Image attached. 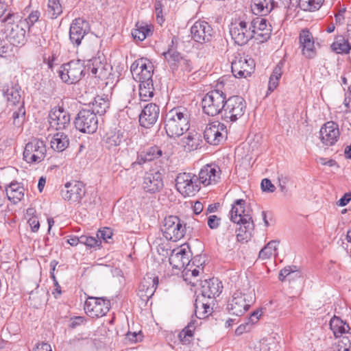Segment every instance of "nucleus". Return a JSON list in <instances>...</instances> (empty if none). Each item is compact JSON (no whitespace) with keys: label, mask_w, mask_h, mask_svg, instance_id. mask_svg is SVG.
<instances>
[{"label":"nucleus","mask_w":351,"mask_h":351,"mask_svg":"<svg viewBox=\"0 0 351 351\" xmlns=\"http://www.w3.org/2000/svg\"><path fill=\"white\" fill-rule=\"evenodd\" d=\"M245 205L244 199H237L232 205L230 212L231 221L240 226L237 234V241L239 242H247L254 228L251 210L246 209Z\"/></svg>","instance_id":"1"},{"label":"nucleus","mask_w":351,"mask_h":351,"mask_svg":"<svg viewBox=\"0 0 351 351\" xmlns=\"http://www.w3.org/2000/svg\"><path fill=\"white\" fill-rule=\"evenodd\" d=\"M190 112L184 106L170 110L165 116V129L168 136L177 138L182 136L190 127Z\"/></svg>","instance_id":"2"},{"label":"nucleus","mask_w":351,"mask_h":351,"mask_svg":"<svg viewBox=\"0 0 351 351\" xmlns=\"http://www.w3.org/2000/svg\"><path fill=\"white\" fill-rule=\"evenodd\" d=\"M6 7L5 4L0 3V17L5 15L2 21L6 23V37L9 39V42L14 45H23L25 41V30L21 25L14 23V19L18 18L15 14L9 11L5 14Z\"/></svg>","instance_id":"3"},{"label":"nucleus","mask_w":351,"mask_h":351,"mask_svg":"<svg viewBox=\"0 0 351 351\" xmlns=\"http://www.w3.org/2000/svg\"><path fill=\"white\" fill-rule=\"evenodd\" d=\"M21 88L18 84H11L7 88L3 89V96L7 100L8 106H18L17 110L13 112L12 118L14 125L21 126L25 119V110L24 103L21 101Z\"/></svg>","instance_id":"4"},{"label":"nucleus","mask_w":351,"mask_h":351,"mask_svg":"<svg viewBox=\"0 0 351 351\" xmlns=\"http://www.w3.org/2000/svg\"><path fill=\"white\" fill-rule=\"evenodd\" d=\"M226 100V95L222 91H210L204 97L202 101L204 112L212 117L223 112Z\"/></svg>","instance_id":"5"},{"label":"nucleus","mask_w":351,"mask_h":351,"mask_svg":"<svg viewBox=\"0 0 351 351\" xmlns=\"http://www.w3.org/2000/svg\"><path fill=\"white\" fill-rule=\"evenodd\" d=\"M58 73L63 82L68 84H75L85 75L84 62L73 60L64 64L60 66Z\"/></svg>","instance_id":"6"},{"label":"nucleus","mask_w":351,"mask_h":351,"mask_svg":"<svg viewBox=\"0 0 351 351\" xmlns=\"http://www.w3.org/2000/svg\"><path fill=\"white\" fill-rule=\"evenodd\" d=\"M186 225L176 216L165 218L161 231L167 240L177 241L184 237Z\"/></svg>","instance_id":"7"},{"label":"nucleus","mask_w":351,"mask_h":351,"mask_svg":"<svg viewBox=\"0 0 351 351\" xmlns=\"http://www.w3.org/2000/svg\"><path fill=\"white\" fill-rule=\"evenodd\" d=\"M253 31L250 26L249 19H239L231 23L230 34L234 43L239 45H244L254 38Z\"/></svg>","instance_id":"8"},{"label":"nucleus","mask_w":351,"mask_h":351,"mask_svg":"<svg viewBox=\"0 0 351 351\" xmlns=\"http://www.w3.org/2000/svg\"><path fill=\"white\" fill-rule=\"evenodd\" d=\"M47 148L44 141L33 138L25 145L23 159L29 164H38L46 156Z\"/></svg>","instance_id":"9"},{"label":"nucleus","mask_w":351,"mask_h":351,"mask_svg":"<svg viewBox=\"0 0 351 351\" xmlns=\"http://www.w3.org/2000/svg\"><path fill=\"white\" fill-rule=\"evenodd\" d=\"M246 102L240 96H232L226 101V106L223 112V118L226 121H236L245 113Z\"/></svg>","instance_id":"10"},{"label":"nucleus","mask_w":351,"mask_h":351,"mask_svg":"<svg viewBox=\"0 0 351 351\" xmlns=\"http://www.w3.org/2000/svg\"><path fill=\"white\" fill-rule=\"evenodd\" d=\"M176 182L177 190L185 197L195 195L200 189L197 176L191 173H179Z\"/></svg>","instance_id":"11"},{"label":"nucleus","mask_w":351,"mask_h":351,"mask_svg":"<svg viewBox=\"0 0 351 351\" xmlns=\"http://www.w3.org/2000/svg\"><path fill=\"white\" fill-rule=\"evenodd\" d=\"M74 124L81 132L93 134L98 127V119L94 112L90 109H82L77 114Z\"/></svg>","instance_id":"12"},{"label":"nucleus","mask_w":351,"mask_h":351,"mask_svg":"<svg viewBox=\"0 0 351 351\" xmlns=\"http://www.w3.org/2000/svg\"><path fill=\"white\" fill-rule=\"evenodd\" d=\"M110 308V301L104 297H88L84 310L86 315L93 318L104 316Z\"/></svg>","instance_id":"13"},{"label":"nucleus","mask_w":351,"mask_h":351,"mask_svg":"<svg viewBox=\"0 0 351 351\" xmlns=\"http://www.w3.org/2000/svg\"><path fill=\"white\" fill-rule=\"evenodd\" d=\"M255 69L254 60L247 56L237 53L231 63L232 73L235 77L246 78L251 75Z\"/></svg>","instance_id":"14"},{"label":"nucleus","mask_w":351,"mask_h":351,"mask_svg":"<svg viewBox=\"0 0 351 351\" xmlns=\"http://www.w3.org/2000/svg\"><path fill=\"white\" fill-rule=\"evenodd\" d=\"M162 55L173 71L180 70L183 73H185L192 71L191 61L182 56L179 52L173 49V45L167 51H164Z\"/></svg>","instance_id":"15"},{"label":"nucleus","mask_w":351,"mask_h":351,"mask_svg":"<svg viewBox=\"0 0 351 351\" xmlns=\"http://www.w3.org/2000/svg\"><path fill=\"white\" fill-rule=\"evenodd\" d=\"M130 71L136 82L152 80L154 65L147 58L135 60L130 66Z\"/></svg>","instance_id":"16"},{"label":"nucleus","mask_w":351,"mask_h":351,"mask_svg":"<svg viewBox=\"0 0 351 351\" xmlns=\"http://www.w3.org/2000/svg\"><path fill=\"white\" fill-rule=\"evenodd\" d=\"M90 30L89 23L82 18L74 19L69 28V39L71 42L78 47L85 36Z\"/></svg>","instance_id":"17"},{"label":"nucleus","mask_w":351,"mask_h":351,"mask_svg":"<svg viewBox=\"0 0 351 351\" xmlns=\"http://www.w3.org/2000/svg\"><path fill=\"white\" fill-rule=\"evenodd\" d=\"M191 34L195 42L204 43L212 40L214 31L211 25L206 21H197L191 27Z\"/></svg>","instance_id":"18"},{"label":"nucleus","mask_w":351,"mask_h":351,"mask_svg":"<svg viewBox=\"0 0 351 351\" xmlns=\"http://www.w3.org/2000/svg\"><path fill=\"white\" fill-rule=\"evenodd\" d=\"M250 302L245 294L236 291L228 301L227 309L232 315L241 316L250 306Z\"/></svg>","instance_id":"19"},{"label":"nucleus","mask_w":351,"mask_h":351,"mask_svg":"<svg viewBox=\"0 0 351 351\" xmlns=\"http://www.w3.org/2000/svg\"><path fill=\"white\" fill-rule=\"evenodd\" d=\"M162 174L159 171L146 172L143 176L142 189L145 193L154 194L163 188Z\"/></svg>","instance_id":"20"},{"label":"nucleus","mask_w":351,"mask_h":351,"mask_svg":"<svg viewBox=\"0 0 351 351\" xmlns=\"http://www.w3.org/2000/svg\"><path fill=\"white\" fill-rule=\"evenodd\" d=\"M300 47L302 54L308 59L314 58L317 55L315 39L307 29H303L299 34Z\"/></svg>","instance_id":"21"},{"label":"nucleus","mask_w":351,"mask_h":351,"mask_svg":"<svg viewBox=\"0 0 351 351\" xmlns=\"http://www.w3.org/2000/svg\"><path fill=\"white\" fill-rule=\"evenodd\" d=\"M84 194L85 190L83 183L77 181L67 182L61 191L62 198L71 202H80Z\"/></svg>","instance_id":"22"},{"label":"nucleus","mask_w":351,"mask_h":351,"mask_svg":"<svg viewBox=\"0 0 351 351\" xmlns=\"http://www.w3.org/2000/svg\"><path fill=\"white\" fill-rule=\"evenodd\" d=\"M226 127L221 123L208 124L204 132V137L206 141L213 145H218L226 134Z\"/></svg>","instance_id":"23"},{"label":"nucleus","mask_w":351,"mask_h":351,"mask_svg":"<svg viewBox=\"0 0 351 351\" xmlns=\"http://www.w3.org/2000/svg\"><path fill=\"white\" fill-rule=\"evenodd\" d=\"M250 26L253 31L254 38L260 43L267 41L271 34V29L267 27V20L262 17L249 19Z\"/></svg>","instance_id":"24"},{"label":"nucleus","mask_w":351,"mask_h":351,"mask_svg":"<svg viewBox=\"0 0 351 351\" xmlns=\"http://www.w3.org/2000/svg\"><path fill=\"white\" fill-rule=\"evenodd\" d=\"M320 138L326 145H333L339 137V125L334 121L326 123L320 129Z\"/></svg>","instance_id":"25"},{"label":"nucleus","mask_w":351,"mask_h":351,"mask_svg":"<svg viewBox=\"0 0 351 351\" xmlns=\"http://www.w3.org/2000/svg\"><path fill=\"white\" fill-rule=\"evenodd\" d=\"M49 117L50 125L57 130L65 129L70 124V114L62 107L53 108Z\"/></svg>","instance_id":"26"},{"label":"nucleus","mask_w":351,"mask_h":351,"mask_svg":"<svg viewBox=\"0 0 351 351\" xmlns=\"http://www.w3.org/2000/svg\"><path fill=\"white\" fill-rule=\"evenodd\" d=\"M159 112V107L156 104L153 103L147 104L139 115L140 125L145 128L152 127L156 122Z\"/></svg>","instance_id":"27"},{"label":"nucleus","mask_w":351,"mask_h":351,"mask_svg":"<svg viewBox=\"0 0 351 351\" xmlns=\"http://www.w3.org/2000/svg\"><path fill=\"white\" fill-rule=\"evenodd\" d=\"M220 169L215 165H207L202 167L199 173L198 180L206 186L215 184L220 175Z\"/></svg>","instance_id":"28"},{"label":"nucleus","mask_w":351,"mask_h":351,"mask_svg":"<svg viewBox=\"0 0 351 351\" xmlns=\"http://www.w3.org/2000/svg\"><path fill=\"white\" fill-rule=\"evenodd\" d=\"M158 284V277H145L138 287V295L141 300L147 301L151 298L156 291Z\"/></svg>","instance_id":"29"},{"label":"nucleus","mask_w":351,"mask_h":351,"mask_svg":"<svg viewBox=\"0 0 351 351\" xmlns=\"http://www.w3.org/2000/svg\"><path fill=\"white\" fill-rule=\"evenodd\" d=\"M223 285L217 278H210L202 282L201 292L204 298H215L221 293Z\"/></svg>","instance_id":"30"},{"label":"nucleus","mask_w":351,"mask_h":351,"mask_svg":"<svg viewBox=\"0 0 351 351\" xmlns=\"http://www.w3.org/2000/svg\"><path fill=\"white\" fill-rule=\"evenodd\" d=\"M125 140L124 132L117 129L109 130L104 137L105 146L109 149L119 146Z\"/></svg>","instance_id":"31"},{"label":"nucleus","mask_w":351,"mask_h":351,"mask_svg":"<svg viewBox=\"0 0 351 351\" xmlns=\"http://www.w3.org/2000/svg\"><path fill=\"white\" fill-rule=\"evenodd\" d=\"M274 0H252L251 10L256 15H267L274 9Z\"/></svg>","instance_id":"32"},{"label":"nucleus","mask_w":351,"mask_h":351,"mask_svg":"<svg viewBox=\"0 0 351 351\" xmlns=\"http://www.w3.org/2000/svg\"><path fill=\"white\" fill-rule=\"evenodd\" d=\"M330 49L337 54H348L351 50V45L348 39L342 35H338L330 45Z\"/></svg>","instance_id":"33"},{"label":"nucleus","mask_w":351,"mask_h":351,"mask_svg":"<svg viewBox=\"0 0 351 351\" xmlns=\"http://www.w3.org/2000/svg\"><path fill=\"white\" fill-rule=\"evenodd\" d=\"M8 198L14 204L20 202L24 196V189L18 182H12L5 189Z\"/></svg>","instance_id":"34"},{"label":"nucleus","mask_w":351,"mask_h":351,"mask_svg":"<svg viewBox=\"0 0 351 351\" xmlns=\"http://www.w3.org/2000/svg\"><path fill=\"white\" fill-rule=\"evenodd\" d=\"M50 143L53 150L61 152L69 146V139L64 132H57L51 138Z\"/></svg>","instance_id":"35"},{"label":"nucleus","mask_w":351,"mask_h":351,"mask_svg":"<svg viewBox=\"0 0 351 351\" xmlns=\"http://www.w3.org/2000/svg\"><path fill=\"white\" fill-rule=\"evenodd\" d=\"M330 328L336 337H341L350 330L349 325L335 315L330 321Z\"/></svg>","instance_id":"36"},{"label":"nucleus","mask_w":351,"mask_h":351,"mask_svg":"<svg viewBox=\"0 0 351 351\" xmlns=\"http://www.w3.org/2000/svg\"><path fill=\"white\" fill-rule=\"evenodd\" d=\"M139 83V97L141 101H147L154 97L153 80L141 81Z\"/></svg>","instance_id":"37"},{"label":"nucleus","mask_w":351,"mask_h":351,"mask_svg":"<svg viewBox=\"0 0 351 351\" xmlns=\"http://www.w3.org/2000/svg\"><path fill=\"white\" fill-rule=\"evenodd\" d=\"M89 62H92V64L88 65V69H90V73L95 77L102 79L106 77L108 71L105 68L104 64L97 58H91Z\"/></svg>","instance_id":"38"},{"label":"nucleus","mask_w":351,"mask_h":351,"mask_svg":"<svg viewBox=\"0 0 351 351\" xmlns=\"http://www.w3.org/2000/svg\"><path fill=\"white\" fill-rule=\"evenodd\" d=\"M84 45L90 56H92V58H95L94 56L99 51L100 40L99 38L91 34L88 37L85 38Z\"/></svg>","instance_id":"39"},{"label":"nucleus","mask_w":351,"mask_h":351,"mask_svg":"<svg viewBox=\"0 0 351 351\" xmlns=\"http://www.w3.org/2000/svg\"><path fill=\"white\" fill-rule=\"evenodd\" d=\"M109 101L107 99L100 96L95 97L94 101L92 103V109L90 111L94 112V114L99 115L104 114L106 110L109 108Z\"/></svg>","instance_id":"40"},{"label":"nucleus","mask_w":351,"mask_h":351,"mask_svg":"<svg viewBox=\"0 0 351 351\" xmlns=\"http://www.w3.org/2000/svg\"><path fill=\"white\" fill-rule=\"evenodd\" d=\"M62 10L60 0H48L46 14L49 19H57L62 13Z\"/></svg>","instance_id":"41"},{"label":"nucleus","mask_w":351,"mask_h":351,"mask_svg":"<svg viewBox=\"0 0 351 351\" xmlns=\"http://www.w3.org/2000/svg\"><path fill=\"white\" fill-rule=\"evenodd\" d=\"M136 27V28L132 32L134 39L143 41L152 33V27L150 25H143L138 23Z\"/></svg>","instance_id":"42"},{"label":"nucleus","mask_w":351,"mask_h":351,"mask_svg":"<svg viewBox=\"0 0 351 351\" xmlns=\"http://www.w3.org/2000/svg\"><path fill=\"white\" fill-rule=\"evenodd\" d=\"M196 321H191L188 325L178 335L180 341L183 344H188L191 342L193 336V330L195 329V324Z\"/></svg>","instance_id":"43"},{"label":"nucleus","mask_w":351,"mask_h":351,"mask_svg":"<svg viewBox=\"0 0 351 351\" xmlns=\"http://www.w3.org/2000/svg\"><path fill=\"white\" fill-rule=\"evenodd\" d=\"M278 241L273 240L269 241L260 252L258 257L263 260L270 258L276 251Z\"/></svg>","instance_id":"44"},{"label":"nucleus","mask_w":351,"mask_h":351,"mask_svg":"<svg viewBox=\"0 0 351 351\" xmlns=\"http://www.w3.org/2000/svg\"><path fill=\"white\" fill-rule=\"evenodd\" d=\"M169 262L176 268H181L186 266L189 263V256L177 255L171 254L169 258Z\"/></svg>","instance_id":"45"},{"label":"nucleus","mask_w":351,"mask_h":351,"mask_svg":"<svg viewBox=\"0 0 351 351\" xmlns=\"http://www.w3.org/2000/svg\"><path fill=\"white\" fill-rule=\"evenodd\" d=\"M324 0H300L299 5L304 10L313 11L318 10Z\"/></svg>","instance_id":"46"},{"label":"nucleus","mask_w":351,"mask_h":351,"mask_svg":"<svg viewBox=\"0 0 351 351\" xmlns=\"http://www.w3.org/2000/svg\"><path fill=\"white\" fill-rule=\"evenodd\" d=\"M211 313L210 305L207 303L202 302L199 304L197 300L195 303V315L199 319H203Z\"/></svg>","instance_id":"47"},{"label":"nucleus","mask_w":351,"mask_h":351,"mask_svg":"<svg viewBox=\"0 0 351 351\" xmlns=\"http://www.w3.org/2000/svg\"><path fill=\"white\" fill-rule=\"evenodd\" d=\"M14 45L0 38V57L8 58L12 55Z\"/></svg>","instance_id":"48"},{"label":"nucleus","mask_w":351,"mask_h":351,"mask_svg":"<svg viewBox=\"0 0 351 351\" xmlns=\"http://www.w3.org/2000/svg\"><path fill=\"white\" fill-rule=\"evenodd\" d=\"M293 274H295V276H299L297 267L295 265L287 266L280 270L278 278L280 281H284L287 277H289Z\"/></svg>","instance_id":"49"},{"label":"nucleus","mask_w":351,"mask_h":351,"mask_svg":"<svg viewBox=\"0 0 351 351\" xmlns=\"http://www.w3.org/2000/svg\"><path fill=\"white\" fill-rule=\"evenodd\" d=\"M184 147H187L189 150L197 149L199 147V138H196L193 135H188L185 138L182 139Z\"/></svg>","instance_id":"50"},{"label":"nucleus","mask_w":351,"mask_h":351,"mask_svg":"<svg viewBox=\"0 0 351 351\" xmlns=\"http://www.w3.org/2000/svg\"><path fill=\"white\" fill-rule=\"evenodd\" d=\"M112 231L110 228H104L101 230H99L97 234V238L101 241V240H104L106 243H110V239H112Z\"/></svg>","instance_id":"51"},{"label":"nucleus","mask_w":351,"mask_h":351,"mask_svg":"<svg viewBox=\"0 0 351 351\" xmlns=\"http://www.w3.org/2000/svg\"><path fill=\"white\" fill-rule=\"evenodd\" d=\"M144 152L146 154V155L148 158H152V160H154L155 159L160 158L162 154V152L161 149L158 146H153V147H149Z\"/></svg>","instance_id":"52"},{"label":"nucleus","mask_w":351,"mask_h":351,"mask_svg":"<svg viewBox=\"0 0 351 351\" xmlns=\"http://www.w3.org/2000/svg\"><path fill=\"white\" fill-rule=\"evenodd\" d=\"M82 244L86 245L88 247H93L99 246L101 241L94 237L81 236Z\"/></svg>","instance_id":"53"},{"label":"nucleus","mask_w":351,"mask_h":351,"mask_svg":"<svg viewBox=\"0 0 351 351\" xmlns=\"http://www.w3.org/2000/svg\"><path fill=\"white\" fill-rule=\"evenodd\" d=\"M270 343L267 339H263L258 341L254 346V351H269Z\"/></svg>","instance_id":"54"},{"label":"nucleus","mask_w":351,"mask_h":351,"mask_svg":"<svg viewBox=\"0 0 351 351\" xmlns=\"http://www.w3.org/2000/svg\"><path fill=\"white\" fill-rule=\"evenodd\" d=\"M261 189L265 192L273 193L275 191L276 187L271 183L270 180L265 178L261 182Z\"/></svg>","instance_id":"55"},{"label":"nucleus","mask_w":351,"mask_h":351,"mask_svg":"<svg viewBox=\"0 0 351 351\" xmlns=\"http://www.w3.org/2000/svg\"><path fill=\"white\" fill-rule=\"evenodd\" d=\"M40 17V12L38 10L32 11L25 19L27 25L30 27L38 21Z\"/></svg>","instance_id":"56"},{"label":"nucleus","mask_w":351,"mask_h":351,"mask_svg":"<svg viewBox=\"0 0 351 351\" xmlns=\"http://www.w3.org/2000/svg\"><path fill=\"white\" fill-rule=\"evenodd\" d=\"M221 219L217 215H210L208 217V226L210 229H217L220 224Z\"/></svg>","instance_id":"57"},{"label":"nucleus","mask_w":351,"mask_h":351,"mask_svg":"<svg viewBox=\"0 0 351 351\" xmlns=\"http://www.w3.org/2000/svg\"><path fill=\"white\" fill-rule=\"evenodd\" d=\"M28 223L31 228V230L33 232H38L39 228H40V223L38 219V217L36 216H32L29 218L28 219Z\"/></svg>","instance_id":"58"},{"label":"nucleus","mask_w":351,"mask_h":351,"mask_svg":"<svg viewBox=\"0 0 351 351\" xmlns=\"http://www.w3.org/2000/svg\"><path fill=\"white\" fill-rule=\"evenodd\" d=\"M289 182V178L287 176L281 175L278 177L279 187L281 192L286 193L288 191L287 188V184Z\"/></svg>","instance_id":"59"},{"label":"nucleus","mask_w":351,"mask_h":351,"mask_svg":"<svg viewBox=\"0 0 351 351\" xmlns=\"http://www.w3.org/2000/svg\"><path fill=\"white\" fill-rule=\"evenodd\" d=\"M282 66L283 63L280 62L274 69L271 76L280 80L282 74Z\"/></svg>","instance_id":"60"},{"label":"nucleus","mask_w":351,"mask_h":351,"mask_svg":"<svg viewBox=\"0 0 351 351\" xmlns=\"http://www.w3.org/2000/svg\"><path fill=\"white\" fill-rule=\"evenodd\" d=\"M351 200V193H346L338 201L337 204L339 206H346Z\"/></svg>","instance_id":"61"},{"label":"nucleus","mask_w":351,"mask_h":351,"mask_svg":"<svg viewBox=\"0 0 351 351\" xmlns=\"http://www.w3.org/2000/svg\"><path fill=\"white\" fill-rule=\"evenodd\" d=\"M148 161H152V158H148L146 154L144 152H142L138 154L137 159L135 163H137L138 165H143Z\"/></svg>","instance_id":"62"},{"label":"nucleus","mask_w":351,"mask_h":351,"mask_svg":"<svg viewBox=\"0 0 351 351\" xmlns=\"http://www.w3.org/2000/svg\"><path fill=\"white\" fill-rule=\"evenodd\" d=\"M33 351H52L51 346L45 342L38 343Z\"/></svg>","instance_id":"63"},{"label":"nucleus","mask_w":351,"mask_h":351,"mask_svg":"<svg viewBox=\"0 0 351 351\" xmlns=\"http://www.w3.org/2000/svg\"><path fill=\"white\" fill-rule=\"evenodd\" d=\"M279 80L270 76L268 85V90L273 91L278 85Z\"/></svg>","instance_id":"64"}]
</instances>
